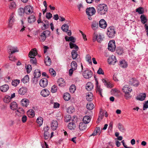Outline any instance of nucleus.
<instances>
[{"label": "nucleus", "mask_w": 148, "mask_h": 148, "mask_svg": "<svg viewBox=\"0 0 148 148\" xmlns=\"http://www.w3.org/2000/svg\"><path fill=\"white\" fill-rule=\"evenodd\" d=\"M108 7L105 4H100L97 7V12L100 15L106 14L108 11Z\"/></svg>", "instance_id": "nucleus-1"}, {"label": "nucleus", "mask_w": 148, "mask_h": 148, "mask_svg": "<svg viewBox=\"0 0 148 148\" xmlns=\"http://www.w3.org/2000/svg\"><path fill=\"white\" fill-rule=\"evenodd\" d=\"M37 53L36 49H32L29 53V57L31 58L30 60V63L33 64H36V59L34 57L37 55Z\"/></svg>", "instance_id": "nucleus-2"}, {"label": "nucleus", "mask_w": 148, "mask_h": 148, "mask_svg": "<svg viewBox=\"0 0 148 148\" xmlns=\"http://www.w3.org/2000/svg\"><path fill=\"white\" fill-rule=\"evenodd\" d=\"M122 91L125 93V96L127 99L130 98L131 97L130 95V93L132 91V88L128 85H125L122 88Z\"/></svg>", "instance_id": "nucleus-3"}, {"label": "nucleus", "mask_w": 148, "mask_h": 148, "mask_svg": "<svg viewBox=\"0 0 148 148\" xmlns=\"http://www.w3.org/2000/svg\"><path fill=\"white\" fill-rule=\"evenodd\" d=\"M116 33L113 27H110L107 29V35L109 38H113Z\"/></svg>", "instance_id": "nucleus-4"}, {"label": "nucleus", "mask_w": 148, "mask_h": 148, "mask_svg": "<svg viewBox=\"0 0 148 148\" xmlns=\"http://www.w3.org/2000/svg\"><path fill=\"white\" fill-rule=\"evenodd\" d=\"M116 49L115 41L112 40L110 41L108 44V49L111 51H114Z\"/></svg>", "instance_id": "nucleus-5"}, {"label": "nucleus", "mask_w": 148, "mask_h": 148, "mask_svg": "<svg viewBox=\"0 0 148 148\" xmlns=\"http://www.w3.org/2000/svg\"><path fill=\"white\" fill-rule=\"evenodd\" d=\"M86 13L88 16H91L95 14L96 12L95 8L93 7L87 8L86 10Z\"/></svg>", "instance_id": "nucleus-6"}, {"label": "nucleus", "mask_w": 148, "mask_h": 148, "mask_svg": "<svg viewBox=\"0 0 148 148\" xmlns=\"http://www.w3.org/2000/svg\"><path fill=\"white\" fill-rule=\"evenodd\" d=\"M7 49L10 54H12L18 51V50L16 47H12L9 46L8 47Z\"/></svg>", "instance_id": "nucleus-7"}, {"label": "nucleus", "mask_w": 148, "mask_h": 148, "mask_svg": "<svg viewBox=\"0 0 148 148\" xmlns=\"http://www.w3.org/2000/svg\"><path fill=\"white\" fill-rule=\"evenodd\" d=\"M103 38L100 34H97L94 33L93 35V41L95 42L96 40L98 42H101L103 40Z\"/></svg>", "instance_id": "nucleus-8"}, {"label": "nucleus", "mask_w": 148, "mask_h": 148, "mask_svg": "<svg viewBox=\"0 0 148 148\" xmlns=\"http://www.w3.org/2000/svg\"><path fill=\"white\" fill-rule=\"evenodd\" d=\"M50 33V32L48 30L45 31L42 33L40 36V37L39 38L40 40L42 41H44L46 38V35H48L49 36Z\"/></svg>", "instance_id": "nucleus-9"}, {"label": "nucleus", "mask_w": 148, "mask_h": 148, "mask_svg": "<svg viewBox=\"0 0 148 148\" xmlns=\"http://www.w3.org/2000/svg\"><path fill=\"white\" fill-rule=\"evenodd\" d=\"M92 72L90 70H86L83 73L84 77L86 79H89L91 77L92 75Z\"/></svg>", "instance_id": "nucleus-10"}, {"label": "nucleus", "mask_w": 148, "mask_h": 148, "mask_svg": "<svg viewBox=\"0 0 148 148\" xmlns=\"http://www.w3.org/2000/svg\"><path fill=\"white\" fill-rule=\"evenodd\" d=\"M34 76L32 81L34 83H36L35 82V80L36 82L37 81V79H36V78H38L41 75L40 71L38 69H36L34 71Z\"/></svg>", "instance_id": "nucleus-11"}, {"label": "nucleus", "mask_w": 148, "mask_h": 148, "mask_svg": "<svg viewBox=\"0 0 148 148\" xmlns=\"http://www.w3.org/2000/svg\"><path fill=\"white\" fill-rule=\"evenodd\" d=\"M25 13L26 14H30L33 12V7L30 5H27L25 6L24 8Z\"/></svg>", "instance_id": "nucleus-12"}, {"label": "nucleus", "mask_w": 148, "mask_h": 148, "mask_svg": "<svg viewBox=\"0 0 148 148\" xmlns=\"http://www.w3.org/2000/svg\"><path fill=\"white\" fill-rule=\"evenodd\" d=\"M15 18L13 14H12L10 16L9 19V22L8 23V27L11 28L12 27L15 21Z\"/></svg>", "instance_id": "nucleus-13"}, {"label": "nucleus", "mask_w": 148, "mask_h": 148, "mask_svg": "<svg viewBox=\"0 0 148 148\" xmlns=\"http://www.w3.org/2000/svg\"><path fill=\"white\" fill-rule=\"evenodd\" d=\"M39 84L41 87L45 88L48 84V80L46 78H43L40 80Z\"/></svg>", "instance_id": "nucleus-14"}, {"label": "nucleus", "mask_w": 148, "mask_h": 148, "mask_svg": "<svg viewBox=\"0 0 148 148\" xmlns=\"http://www.w3.org/2000/svg\"><path fill=\"white\" fill-rule=\"evenodd\" d=\"M44 136L45 139H47L50 136L49 132L48 131L49 128L48 126H46L44 128Z\"/></svg>", "instance_id": "nucleus-15"}, {"label": "nucleus", "mask_w": 148, "mask_h": 148, "mask_svg": "<svg viewBox=\"0 0 148 148\" xmlns=\"http://www.w3.org/2000/svg\"><path fill=\"white\" fill-rule=\"evenodd\" d=\"M29 23L32 24L36 20V18L34 14L29 16L27 18Z\"/></svg>", "instance_id": "nucleus-16"}, {"label": "nucleus", "mask_w": 148, "mask_h": 148, "mask_svg": "<svg viewBox=\"0 0 148 148\" xmlns=\"http://www.w3.org/2000/svg\"><path fill=\"white\" fill-rule=\"evenodd\" d=\"M58 126V123L57 121L53 120L51 123V128L53 130H56Z\"/></svg>", "instance_id": "nucleus-17"}, {"label": "nucleus", "mask_w": 148, "mask_h": 148, "mask_svg": "<svg viewBox=\"0 0 148 148\" xmlns=\"http://www.w3.org/2000/svg\"><path fill=\"white\" fill-rule=\"evenodd\" d=\"M50 93L49 90L47 89H43L41 92L40 94L44 97H47L49 95Z\"/></svg>", "instance_id": "nucleus-18"}, {"label": "nucleus", "mask_w": 148, "mask_h": 148, "mask_svg": "<svg viewBox=\"0 0 148 148\" xmlns=\"http://www.w3.org/2000/svg\"><path fill=\"white\" fill-rule=\"evenodd\" d=\"M117 60L114 56H112L108 59V63L110 64H114L116 62Z\"/></svg>", "instance_id": "nucleus-19"}, {"label": "nucleus", "mask_w": 148, "mask_h": 148, "mask_svg": "<svg viewBox=\"0 0 148 148\" xmlns=\"http://www.w3.org/2000/svg\"><path fill=\"white\" fill-rule=\"evenodd\" d=\"M138 81L134 78L131 79L129 81L130 84L134 86H137L138 85Z\"/></svg>", "instance_id": "nucleus-20"}, {"label": "nucleus", "mask_w": 148, "mask_h": 148, "mask_svg": "<svg viewBox=\"0 0 148 148\" xmlns=\"http://www.w3.org/2000/svg\"><path fill=\"white\" fill-rule=\"evenodd\" d=\"M99 25L101 28H105L107 26L106 22L104 19H101L99 21Z\"/></svg>", "instance_id": "nucleus-21"}, {"label": "nucleus", "mask_w": 148, "mask_h": 148, "mask_svg": "<svg viewBox=\"0 0 148 148\" xmlns=\"http://www.w3.org/2000/svg\"><path fill=\"white\" fill-rule=\"evenodd\" d=\"M119 65L123 68H126L127 66V62L125 60H122L119 62Z\"/></svg>", "instance_id": "nucleus-22"}, {"label": "nucleus", "mask_w": 148, "mask_h": 148, "mask_svg": "<svg viewBox=\"0 0 148 148\" xmlns=\"http://www.w3.org/2000/svg\"><path fill=\"white\" fill-rule=\"evenodd\" d=\"M57 83L58 86L60 87H64L65 85V81L62 78H59Z\"/></svg>", "instance_id": "nucleus-23"}, {"label": "nucleus", "mask_w": 148, "mask_h": 148, "mask_svg": "<svg viewBox=\"0 0 148 148\" xmlns=\"http://www.w3.org/2000/svg\"><path fill=\"white\" fill-rule=\"evenodd\" d=\"M9 87L8 84H4L0 87V90L2 92H6L9 89Z\"/></svg>", "instance_id": "nucleus-24"}, {"label": "nucleus", "mask_w": 148, "mask_h": 148, "mask_svg": "<svg viewBox=\"0 0 148 148\" xmlns=\"http://www.w3.org/2000/svg\"><path fill=\"white\" fill-rule=\"evenodd\" d=\"M27 90V88L25 87H22L19 90L18 92L21 95H23L26 93Z\"/></svg>", "instance_id": "nucleus-25"}, {"label": "nucleus", "mask_w": 148, "mask_h": 148, "mask_svg": "<svg viewBox=\"0 0 148 148\" xmlns=\"http://www.w3.org/2000/svg\"><path fill=\"white\" fill-rule=\"evenodd\" d=\"M146 97V95L145 93H142L138 96L136 97V99L138 100L143 101L145 99Z\"/></svg>", "instance_id": "nucleus-26"}, {"label": "nucleus", "mask_w": 148, "mask_h": 148, "mask_svg": "<svg viewBox=\"0 0 148 148\" xmlns=\"http://www.w3.org/2000/svg\"><path fill=\"white\" fill-rule=\"evenodd\" d=\"M10 109L12 110H15L17 108V104L15 101H13L10 103Z\"/></svg>", "instance_id": "nucleus-27"}, {"label": "nucleus", "mask_w": 148, "mask_h": 148, "mask_svg": "<svg viewBox=\"0 0 148 148\" xmlns=\"http://www.w3.org/2000/svg\"><path fill=\"white\" fill-rule=\"evenodd\" d=\"M86 98L88 101H91L93 99V95L91 92H89L87 93Z\"/></svg>", "instance_id": "nucleus-28"}, {"label": "nucleus", "mask_w": 148, "mask_h": 148, "mask_svg": "<svg viewBox=\"0 0 148 148\" xmlns=\"http://www.w3.org/2000/svg\"><path fill=\"white\" fill-rule=\"evenodd\" d=\"M93 88V84L91 82H88L87 83L86 86V89L88 91L91 90Z\"/></svg>", "instance_id": "nucleus-29"}, {"label": "nucleus", "mask_w": 148, "mask_h": 148, "mask_svg": "<svg viewBox=\"0 0 148 148\" xmlns=\"http://www.w3.org/2000/svg\"><path fill=\"white\" fill-rule=\"evenodd\" d=\"M79 128L81 131L85 130L86 128V125L84 123H80L79 125Z\"/></svg>", "instance_id": "nucleus-30"}, {"label": "nucleus", "mask_w": 148, "mask_h": 148, "mask_svg": "<svg viewBox=\"0 0 148 148\" xmlns=\"http://www.w3.org/2000/svg\"><path fill=\"white\" fill-rule=\"evenodd\" d=\"M29 103V100L28 99H23L21 100V104L23 106L27 107Z\"/></svg>", "instance_id": "nucleus-31"}, {"label": "nucleus", "mask_w": 148, "mask_h": 148, "mask_svg": "<svg viewBox=\"0 0 148 148\" xmlns=\"http://www.w3.org/2000/svg\"><path fill=\"white\" fill-rule=\"evenodd\" d=\"M102 82L104 83L105 85L108 88H111L113 87V86L112 85L110 82H108L105 79H102Z\"/></svg>", "instance_id": "nucleus-32"}, {"label": "nucleus", "mask_w": 148, "mask_h": 148, "mask_svg": "<svg viewBox=\"0 0 148 148\" xmlns=\"http://www.w3.org/2000/svg\"><path fill=\"white\" fill-rule=\"evenodd\" d=\"M28 116L30 117H33L34 116L35 113L34 111L32 109L29 110L27 112Z\"/></svg>", "instance_id": "nucleus-33"}, {"label": "nucleus", "mask_w": 148, "mask_h": 148, "mask_svg": "<svg viewBox=\"0 0 148 148\" xmlns=\"http://www.w3.org/2000/svg\"><path fill=\"white\" fill-rule=\"evenodd\" d=\"M98 22L94 21L92 22L91 27L93 30H96L98 27Z\"/></svg>", "instance_id": "nucleus-34"}, {"label": "nucleus", "mask_w": 148, "mask_h": 148, "mask_svg": "<svg viewBox=\"0 0 148 148\" xmlns=\"http://www.w3.org/2000/svg\"><path fill=\"white\" fill-rule=\"evenodd\" d=\"M90 117L88 116H84L83 119L84 123L86 124L90 122Z\"/></svg>", "instance_id": "nucleus-35"}, {"label": "nucleus", "mask_w": 148, "mask_h": 148, "mask_svg": "<svg viewBox=\"0 0 148 148\" xmlns=\"http://www.w3.org/2000/svg\"><path fill=\"white\" fill-rule=\"evenodd\" d=\"M70 48L74 49L75 50L77 51L79 49L78 47L75 44L70 42L69 44Z\"/></svg>", "instance_id": "nucleus-36"}, {"label": "nucleus", "mask_w": 148, "mask_h": 148, "mask_svg": "<svg viewBox=\"0 0 148 148\" xmlns=\"http://www.w3.org/2000/svg\"><path fill=\"white\" fill-rule=\"evenodd\" d=\"M140 20L142 23L145 24L147 21V19L146 16L144 15H142L140 17Z\"/></svg>", "instance_id": "nucleus-37"}, {"label": "nucleus", "mask_w": 148, "mask_h": 148, "mask_svg": "<svg viewBox=\"0 0 148 148\" xmlns=\"http://www.w3.org/2000/svg\"><path fill=\"white\" fill-rule=\"evenodd\" d=\"M45 62L46 65L50 66L51 63V60L50 58L48 56H47L45 59Z\"/></svg>", "instance_id": "nucleus-38"}, {"label": "nucleus", "mask_w": 148, "mask_h": 148, "mask_svg": "<svg viewBox=\"0 0 148 148\" xmlns=\"http://www.w3.org/2000/svg\"><path fill=\"white\" fill-rule=\"evenodd\" d=\"M76 50H73L71 52L72 57L73 60L75 59L77 57V53Z\"/></svg>", "instance_id": "nucleus-39"}, {"label": "nucleus", "mask_w": 148, "mask_h": 148, "mask_svg": "<svg viewBox=\"0 0 148 148\" xmlns=\"http://www.w3.org/2000/svg\"><path fill=\"white\" fill-rule=\"evenodd\" d=\"M87 109L89 110H92L94 108V106L92 103L89 102L86 105Z\"/></svg>", "instance_id": "nucleus-40"}, {"label": "nucleus", "mask_w": 148, "mask_h": 148, "mask_svg": "<svg viewBox=\"0 0 148 148\" xmlns=\"http://www.w3.org/2000/svg\"><path fill=\"white\" fill-rule=\"evenodd\" d=\"M43 121V118L41 117H38L36 120V122L39 126H41L42 125Z\"/></svg>", "instance_id": "nucleus-41"}, {"label": "nucleus", "mask_w": 148, "mask_h": 148, "mask_svg": "<svg viewBox=\"0 0 148 148\" xmlns=\"http://www.w3.org/2000/svg\"><path fill=\"white\" fill-rule=\"evenodd\" d=\"M63 97L65 101H68L70 99L71 96L69 93L66 92L64 94Z\"/></svg>", "instance_id": "nucleus-42"}, {"label": "nucleus", "mask_w": 148, "mask_h": 148, "mask_svg": "<svg viewBox=\"0 0 148 148\" xmlns=\"http://www.w3.org/2000/svg\"><path fill=\"white\" fill-rule=\"evenodd\" d=\"M29 75H27L22 79L21 81L24 83H27L29 82Z\"/></svg>", "instance_id": "nucleus-43"}, {"label": "nucleus", "mask_w": 148, "mask_h": 148, "mask_svg": "<svg viewBox=\"0 0 148 148\" xmlns=\"http://www.w3.org/2000/svg\"><path fill=\"white\" fill-rule=\"evenodd\" d=\"M136 12L139 14H142L144 13V10L143 8L141 7H139L136 10Z\"/></svg>", "instance_id": "nucleus-44"}, {"label": "nucleus", "mask_w": 148, "mask_h": 148, "mask_svg": "<svg viewBox=\"0 0 148 148\" xmlns=\"http://www.w3.org/2000/svg\"><path fill=\"white\" fill-rule=\"evenodd\" d=\"M68 128L71 130L74 129L75 127V125L74 123L71 122L69 123L68 125Z\"/></svg>", "instance_id": "nucleus-45"}, {"label": "nucleus", "mask_w": 148, "mask_h": 148, "mask_svg": "<svg viewBox=\"0 0 148 148\" xmlns=\"http://www.w3.org/2000/svg\"><path fill=\"white\" fill-rule=\"evenodd\" d=\"M69 26L66 24H64L62 27L61 29L64 32H67L68 31Z\"/></svg>", "instance_id": "nucleus-46"}, {"label": "nucleus", "mask_w": 148, "mask_h": 148, "mask_svg": "<svg viewBox=\"0 0 148 148\" xmlns=\"http://www.w3.org/2000/svg\"><path fill=\"white\" fill-rule=\"evenodd\" d=\"M71 67L72 69L76 70L77 69V65L76 62L75 61H73L71 64Z\"/></svg>", "instance_id": "nucleus-47"}, {"label": "nucleus", "mask_w": 148, "mask_h": 148, "mask_svg": "<svg viewBox=\"0 0 148 148\" xmlns=\"http://www.w3.org/2000/svg\"><path fill=\"white\" fill-rule=\"evenodd\" d=\"M20 82L19 80L15 79L12 81V84L13 86H16Z\"/></svg>", "instance_id": "nucleus-48"}, {"label": "nucleus", "mask_w": 148, "mask_h": 148, "mask_svg": "<svg viewBox=\"0 0 148 148\" xmlns=\"http://www.w3.org/2000/svg\"><path fill=\"white\" fill-rule=\"evenodd\" d=\"M86 58V61L88 62L89 64H92L91 57L89 55H87Z\"/></svg>", "instance_id": "nucleus-49"}, {"label": "nucleus", "mask_w": 148, "mask_h": 148, "mask_svg": "<svg viewBox=\"0 0 148 148\" xmlns=\"http://www.w3.org/2000/svg\"><path fill=\"white\" fill-rule=\"evenodd\" d=\"M16 112V114L18 115H20L19 113L21 114H23L24 112V110L22 108H19L17 110Z\"/></svg>", "instance_id": "nucleus-50"}, {"label": "nucleus", "mask_w": 148, "mask_h": 148, "mask_svg": "<svg viewBox=\"0 0 148 148\" xmlns=\"http://www.w3.org/2000/svg\"><path fill=\"white\" fill-rule=\"evenodd\" d=\"M16 7V4L14 2H11L9 6V8L11 9H13L15 8Z\"/></svg>", "instance_id": "nucleus-51"}, {"label": "nucleus", "mask_w": 148, "mask_h": 148, "mask_svg": "<svg viewBox=\"0 0 148 148\" xmlns=\"http://www.w3.org/2000/svg\"><path fill=\"white\" fill-rule=\"evenodd\" d=\"M76 90V87L75 85H72L69 88V90L70 92L72 93H73Z\"/></svg>", "instance_id": "nucleus-52"}, {"label": "nucleus", "mask_w": 148, "mask_h": 148, "mask_svg": "<svg viewBox=\"0 0 148 148\" xmlns=\"http://www.w3.org/2000/svg\"><path fill=\"white\" fill-rule=\"evenodd\" d=\"M43 23L44 24L43 27H44L45 29H47L49 27V23L48 21H45Z\"/></svg>", "instance_id": "nucleus-53"}, {"label": "nucleus", "mask_w": 148, "mask_h": 148, "mask_svg": "<svg viewBox=\"0 0 148 148\" xmlns=\"http://www.w3.org/2000/svg\"><path fill=\"white\" fill-rule=\"evenodd\" d=\"M11 100L10 96H5L4 99V101L6 103H8Z\"/></svg>", "instance_id": "nucleus-54"}, {"label": "nucleus", "mask_w": 148, "mask_h": 148, "mask_svg": "<svg viewBox=\"0 0 148 148\" xmlns=\"http://www.w3.org/2000/svg\"><path fill=\"white\" fill-rule=\"evenodd\" d=\"M18 12L19 15L22 16L23 15L24 13H25V9L20 8L19 9Z\"/></svg>", "instance_id": "nucleus-55"}, {"label": "nucleus", "mask_w": 148, "mask_h": 148, "mask_svg": "<svg viewBox=\"0 0 148 148\" xmlns=\"http://www.w3.org/2000/svg\"><path fill=\"white\" fill-rule=\"evenodd\" d=\"M49 72L50 74L53 76L54 77L56 75L55 71L52 68H50L49 69Z\"/></svg>", "instance_id": "nucleus-56"}, {"label": "nucleus", "mask_w": 148, "mask_h": 148, "mask_svg": "<svg viewBox=\"0 0 148 148\" xmlns=\"http://www.w3.org/2000/svg\"><path fill=\"white\" fill-rule=\"evenodd\" d=\"M26 70L27 73H29L32 69V67L31 65L30 64L28 65L26 67Z\"/></svg>", "instance_id": "nucleus-57"}, {"label": "nucleus", "mask_w": 148, "mask_h": 148, "mask_svg": "<svg viewBox=\"0 0 148 148\" xmlns=\"http://www.w3.org/2000/svg\"><path fill=\"white\" fill-rule=\"evenodd\" d=\"M57 90V87L55 85L53 86L51 88V91L52 93H55Z\"/></svg>", "instance_id": "nucleus-58"}, {"label": "nucleus", "mask_w": 148, "mask_h": 148, "mask_svg": "<svg viewBox=\"0 0 148 148\" xmlns=\"http://www.w3.org/2000/svg\"><path fill=\"white\" fill-rule=\"evenodd\" d=\"M118 127L120 131L122 132H124L125 131V129L123 126L120 123H119L118 125Z\"/></svg>", "instance_id": "nucleus-59"}, {"label": "nucleus", "mask_w": 148, "mask_h": 148, "mask_svg": "<svg viewBox=\"0 0 148 148\" xmlns=\"http://www.w3.org/2000/svg\"><path fill=\"white\" fill-rule=\"evenodd\" d=\"M116 51L117 53L119 55H121L123 52V50L121 48L117 49Z\"/></svg>", "instance_id": "nucleus-60"}, {"label": "nucleus", "mask_w": 148, "mask_h": 148, "mask_svg": "<svg viewBox=\"0 0 148 148\" xmlns=\"http://www.w3.org/2000/svg\"><path fill=\"white\" fill-rule=\"evenodd\" d=\"M97 73L99 75L100 74H102V75H104V73L102 69L101 68H99L98 71H97Z\"/></svg>", "instance_id": "nucleus-61"}, {"label": "nucleus", "mask_w": 148, "mask_h": 148, "mask_svg": "<svg viewBox=\"0 0 148 148\" xmlns=\"http://www.w3.org/2000/svg\"><path fill=\"white\" fill-rule=\"evenodd\" d=\"M148 100L145 102V103L144 104L143 109L144 110L148 108Z\"/></svg>", "instance_id": "nucleus-62"}, {"label": "nucleus", "mask_w": 148, "mask_h": 148, "mask_svg": "<svg viewBox=\"0 0 148 148\" xmlns=\"http://www.w3.org/2000/svg\"><path fill=\"white\" fill-rule=\"evenodd\" d=\"M52 16V14L50 12L47 13L46 16V17L48 19H50Z\"/></svg>", "instance_id": "nucleus-63"}, {"label": "nucleus", "mask_w": 148, "mask_h": 148, "mask_svg": "<svg viewBox=\"0 0 148 148\" xmlns=\"http://www.w3.org/2000/svg\"><path fill=\"white\" fill-rule=\"evenodd\" d=\"M74 111V110L72 109V107H71L69 108L67 110V111L69 113H72Z\"/></svg>", "instance_id": "nucleus-64"}]
</instances>
